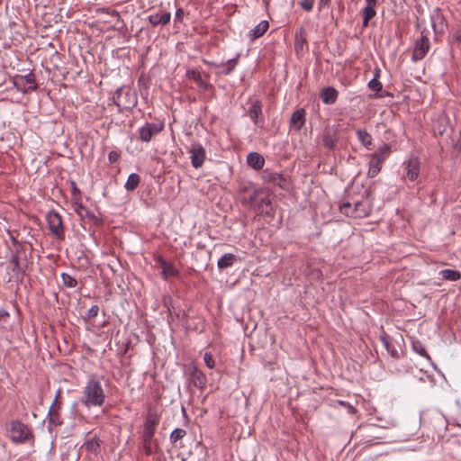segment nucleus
<instances>
[{"instance_id": "f257e3e1", "label": "nucleus", "mask_w": 461, "mask_h": 461, "mask_svg": "<svg viewBox=\"0 0 461 461\" xmlns=\"http://www.w3.org/2000/svg\"><path fill=\"white\" fill-rule=\"evenodd\" d=\"M105 402L104 390L95 375H91L83 388L81 402L86 408L100 407Z\"/></svg>"}, {"instance_id": "f03ea898", "label": "nucleus", "mask_w": 461, "mask_h": 461, "mask_svg": "<svg viewBox=\"0 0 461 461\" xmlns=\"http://www.w3.org/2000/svg\"><path fill=\"white\" fill-rule=\"evenodd\" d=\"M159 423V417L156 412L149 411L145 419L142 432V447L147 456H150L157 452L158 446L154 435L157 426Z\"/></svg>"}, {"instance_id": "7ed1b4c3", "label": "nucleus", "mask_w": 461, "mask_h": 461, "mask_svg": "<svg viewBox=\"0 0 461 461\" xmlns=\"http://www.w3.org/2000/svg\"><path fill=\"white\" fill-rule=\"evenodd\" d=\"M339 211L346 216L361 219L370 214L371 205L367 200L344 202L339 205Z\"/></svg>"}, {"instance_id": "20e7f679", "label": "nucleus", "mask_w": 461, "mask_h": 461, "mask_svg": "<svg viewBox=\"0 0 461 461\" xmlns=\"http://www.w3.org/2000/svg\"><path fill=\"white\" fill-rule=\"evenodd\" d=\"M114 104L122 110H131L138 103L137 95L128 87H120L113 96Z\"/></svg>"}, {"instance_id": "39448f33", "label": "nucleus", "mask_w": 461, "mask_h": 461, "mask_svg": "<svg viewBox=\"0 0 461 461\" xmlns=\"http://www.w3.org/2000/svg\"><path fill=\"white\" fill-rule=\"evenodd\" d=\"M391 153V145L384 144L376 149L372 155L369 161L368 176H375L381 170L382 164Z\"/></svg>"}, {"instance_id": "423d86ee", "label": "nucleus", "mask_w": 461, "mask_h": 461, "mask_svg": "<svg viewBox=\"0 0 461 461\" xmlns=\"http://www.w3.org/2000/svg\"><path fill=\"white\" fill-rule=\"evenodd\" d=\"M13 86L20 92L26 94L38 88L35 76L32 72L26 75H14L11 79Z\"/></svg>"}, {"instance_id": "0eeeda50", "label": "nucleus", "mask_w": 461, "mask_h": 461, "mask_svg": "<svg viewBox=\"0 0 461 461\" xmlns=\"http://www.w3.org/2000/svg\"><path fill=\"white\" fill-rule=\"evenodd\" d=\"M9 435L12 441L15 443H24L32 438V432L28 426L19 420L10 423Z\"/></svg>"}, {"instance_id": "6e6552de", "label": "nucleus", "mask_w": 461, "mask_h": 461, "mask_svg": "<svg viewBox=\"0 0 461 461\" xmlns=\"http://www.w3.org/2000/svg\"><path fill=\"white\" fill-rule=\"evenodd\" d=\"M50 231L58 239L64 238V229L61 216L56 211H50L46 215Z\"/></svg>"}, {"instance_id": "1a4fd4ad", "label": "nucleus", "mask_w": 461, "mask_h": 461, "mask_svg": "<svg viewBox=\"0 0 461 461\" xmlns=\"http://www.w3.org/2000/svg\"><path fill=\"white\" fill-rule=\"evenodd\" d=\"M164 129L163 122H146L138 130L139 139L142 142H149L154 136H157Z\"/></svg>"}, {"instance_id": "9d476101", "label": "nucleus", "mask_w": 461, "mask_h": 461, "mask_svg": "<svg viewBox=\"0 0 461 461\" xmlns=\"http://www.w3.org/2000/svg\"><path fill=\"white\" fill-rule=\"evenodd\" d=\"M261 178L265 183H270L273 184L281 189L288 190L289 188V182L288 180L284 177L283 175L270 171L269 169H265L261 174Z\"/></svg>"}, {"instance_id": "9b49d317", "label": "nucleus", "mask_w": 461, "mask_h": 461, "mask_svg": "<svg viewBox=\"0 0 461 461\" xmlns=\"http://www.w3.org/2000/svg\"><path fill=\"white\" fill-rule=\"evenodd\" d=\"M185 374L189 376L194 386L203 389L207 383L205 375L194 365L185 366Z\"/></svg>"}, {"instance_id": "f8f14e48", "label": "nucleus", "mask_w": 461, "mask_h": 461, "mask_svg": "<svg viewBox=\"0 0 461 461\" xmlns=\"http://www.w3.org/2000/svg\"><path fill=\"white\" fill-rule=\"evenodd\" d=\"M191 164L194 168H199L203 166L205 160V149L202 144L198 142H193L190 149Z\"/></svg>"}, {"instance_id": "ddd939ff", "label": "nucleus", "mask_w": 461, "mask_h": 461, "mask_svg": "<svg viewBox=\"0 0 461 461\" xmlns=\"http://www.w3.org/2000/svg\"><path fill=\"white\" fill-rule=\"evenodd\" d=\"M171 14L165 10H159L148 16L149 23L153 26H166L170 23Z\"/></svg>"}, {"instance_id": "4468645a", "label": "nucleus", "mask_w": 461, "mask_h": 461, "mask_svg": "<svg viewBox=\"0 0 461 461\" xmlns=\"http://www.w3.org/2000/svg\"><path fill=\"white\" fill-rule=\"evenodd\" d=\"M429 41L426 36H422L419 41H417L415 49L412 54L413 60H420L422 59L429 50Z\"/></svg>"}, {"instance_id": "2eb2a0df", "label": "nucleus", "mask_w": 461, "mask_h": 461, "mask_svg": "<svg viewBox=\"0 0 461 461\" xmlns=\"http://www.w3.org/2000/svg\"><path fill=\"white\" fill-rule=\"evenodd\" d=\"M406 177L411 181L417 179L420 174V160L417 158H411L404 163Z\"/></svg>"}, {"instance_id": "dca6fc26", "label": "nucleus", "mask_w": 461, "mask_h": 461, "mask_svg": "<svg viewBox=\"0 0 461 461\" xmlns=\"http://www.w3.org/2000/svg\"><path fill=\"white\" fill-rule=\"evenodd\" d=\"M305 110L298 109L292 113L290 119V128L295 131H300L305 124Z\"/></svg>"}, {"instance_id": "f3484780", "label": "nucleus", "mask_w": 461, "mask_h": 461, "mask_svg": "<svg viewBox=\"0 0 461 461\" xmlns=\"http://www.w3.org/2000/svg\"><path fill=\"white\" fill-rule=\"evenodd\" d=\"M376 0H366V6L362 10L363 26L366 27L371 19L376 15Z\"/></svg>"}, {"instance_id": "a211bd4d", "label": "nucleus", "mask_w": 461, "mask_h": 461, "mask_svg": "<svg viewBox=\"0 0 461 461\" xmlns=\"http://www.w3.org/2000/svg\"><path fill=\"white\" fill-rule=\"evenodd\" d=\"M269 28V23L267 20L261 21L258 25H256L253 29H251L249 33L248 37L250 41H255L261 36H263Z\"/></svg>"}, {"instance_id": "6ab92c4d", "label": "nucleus", "mask_w": 461, "mask_h": 461, "mask_svg": "<svg viewBox=\"0 0 461 461\" xmlns=\"http://www.w3.org/2000/svg\"><path fill=\"white\" fill-rule=\"evenodd\" d=\"M249 116L255 125L259 123V116L262 114V104L259 100H254L248 110Z\"/></svg>"}, {"instance_id": "aec40b11", "label": "nucleus", "mask_w": 461, "mask_h": 461, "mask_svg": "<svg viewBox=\"0 0 461 461\" xmlns=\"http://www.w3.org/2000/svg\"><path fill=\"white\" fill-rule=\"evenodd\" d=\"M247 163L255 170H260L265 165V158L258 152H250L247 157Z\"/></svg>"}, {"instance_id": "412c9836", "label": "nucleus", "mask_w": 461, "mask_h": 461, "mask_svg": "<svg viewBox=\"0 0 461 461\" xmlns=\"http://www.w3.org/2000/svg\"><path fill=\"white\" fill-rule=\"evenodd\" d=\"M240 54L238 53L233 59L227 60L226 62H222L221 64L213 63L212 66L215 68H221V73L223 75H230L235 68L238 60L240 59Z\"/></svg>"}, {"instance_id": "4be33fe9", "label": "nucleus", "mask_w": 461, "mask_h": 461, "mask_svg": "<svg viewBox=\"0 0 461 461\" xmlns=\"http://www.w3.org/2000/svg\"><path fill=\"white\" fill-rule=\"evenodd\" d=\"M338 91L331 86L325 87L321 93V98L325 104H333L338 99Z\"/></svg>"}, {"instance_id": "5701e85b", "label": "nucleus", "mask_w": 461, "mask_h": 461, "mask_svg": "<svg viewBox=\"0 0 461 461\" xmlns=\"http://www.w3.org/2000/svg\"><path fill=\"white\" fill-rule=\"evenodd\" d=\"M158 262L162 267L161 274L164 279L178 276V270L172 264L167 262L162 258L158 259Z\"/></svg>"}, {"instance_id": "b1692460", "label": "nucleus", "mask_w": 461, "mask_h": 461, "mask_svg": "<svg viewBox=\"0 0 461 461\" xmlns=\"http://www.w3.org/2000/svg\"><path fill=\"white\" fill-rule=\"evenodd\" d=\"M323 146L330 150L335 149L337 147L339 137L337 132L325 131L322 136Z\"/></svg>"}, {"instance_id": "393cba45", "label": "nucleus", "mask_w": 461, "mask_h": 461, "mask_svg": "<svg viewBox=\"0 0 461 461\" xmlns=\"http://www.w3.org/2000/svg\"><path fill=\"white\" fill-rule=\"evenodd\" d=\"M357 137L358 141L368 150L373 148V138L370 133L366 130L358 129L357 131Z\"/></svg>"}, {"instance_id": "a878e982", "label": "nucleus", "mask_w": 461, "mask_h": 461, "mask_svg": "<svg viewBox=\"0 0 461 461\" xmlns=\"http://www.w3.org/2000/svg\"><path fill=\"white\" fill-rule=\"evenodd\" d=\"M10 264L12 266V270L14 272L13 278L16 280H22L23 277V270L20 266L19 258L16 255H13L10 259Z\"/></svg>"}, {"instance_id": "bb28decb", "label": "nucleus", "mask_w": 461, "mask_h": 461, "mask_svg": "<svg viewBox=\"0 0 461 461\" xmlns=\"http://www.w3.org/2000/svg\"><path fill=\"white\" fill-rule=\"evenodd\" d=\"M237 257L232 253H226L221 258H219L217 262V267L219 269H225L227 267H231L236 261Z\"/></svg>"}, {"instance_id": "cd10ccee", "label": "nucleus", "mask_w": 461, "mask_h": 461, "mask_svg": "<svg viewBox=\"0 0 461 461\" xmlns=\"http://www.w3.org/2000/svg\"><path fill=\"white\" fill-rule=\"evenodd\" d=\"M186 77L189 79H193L200 87L207 89L209 84L203 80L201 73L196 69H188L186 71Z\"/></svg>"}, {"instance_id": "c85d7f7f", "label": "nucleus", "mask_w": 461, "mask_h": 461, "mask_svg": "<svg viewBox=\"0 0 461 461\" xmlns=\"http://www.w3.org/2000/svg\"><path fill=\"white\" fill-rule=\"evenodd\" d=\"M307 42L306 32L303 28H300L295 33L294 37V47L298 50H303Z\"/></svg>"}, {"instance_id": "c756f323", "label": "nucleus", "mask_w": 461, "mask_h": 461, "mask_svg": "<svg viewBox=\"0 0 461 461\" xmlns=\"http://www.w3.org/2000/svg\"><path fill=\"white\" fill-rule=\"evenodd\" d=\"M60 393V391L59 390L57 394H56V397H55V400H54V402L53 404L51 405V407L50 408L49 410V418H50V422L53 425H60L61 424V421H60V418H59V412H58V410L54 408V404L55 402H57L58 400V397Z\"/></svg>"}, {"instance_id": "7c9ffc66", "label": "nucleus", "mask_w": 461, "mask_h": 461, "mask_svg": "<svg viewBox=\"0 0 461 461\" xmlns=\"http://www.w3.org/2000/svg\"><path fill=\"white\" fill-rule=\"evenodd\" d=\"M140 182V177L136 173H131L124 185V187L127 191H133L137 188Z\"/></svg>"}, {"instance_id": "2f4dec72", "label": "nucleus", "mask_w": 461, "mask_h": 461, "mask_svg": "<svg viewBox=\"0 0 461 461\" xmlns=\"http://www.w3.org/2000/svg\"><path fill=\"white\" fill-rule=\"evenodd\" d=\"M382 343L384 347L386 348L387 352L393 357L399 358L400 354L399 351L395 348V347L391 343L389 338L387 336L381 337Z\"/></svg>"}, {"instance_id": "473e14b6", "label": "nucleus", "mask_w": 461, "mask_h": 461, "mask_svg": "<svg viewBox=\"0 0 461 461\" xmlns=\"http://www.w3.org/2000/svg\"><path fill=\"white\" fill-rule=\"evenodd\" d=\"M439 275L444 280L457 281L461 278L460 272L453 269H443Z\"/></svg>"}, {"instance_id": "72a5a7b5", "label": "nucleus", "mask_w": 461, "mask_h": 461, "mask_svg": "<svg viewBox=\"0 0 461 461\" xmlns=\"http://www.w3.org/2000/svg\"><path fill=\"white\" fill-rule=\"evenodd\" d=\"M61 279L63 285L68 288H74L77 285V279L74 276H70L69 274L62 273Z\"/></svg>"}, {"instance_id": "f704fd0d", "label": "nucleus", "mask_w": 461, "mask_h": 461, "mask_svg": "<svg viewBox=\"0 0 461 461\" xmlns=\"http://www.w3.org/2000/svg\"><path fill=\"white\" fill-rule=\"evenodd\" d=\"M186 432L185 429L176 428L170 434V440L172 443H176L177 440L182 439L185 436Z\"/></svg>"}, {"instance_id": "c9c22d12", "label": "nucleus", "mask_w": 461, "mask_h": 461, "mask_svg": "<svg viewBox=\"0 0 461 461\" xmlns=\"http://www.w3.org/2000/svg\"><path fill=\"white\" fill-rule=\"evenodd\" d=\"M412 348L416 353L420 354V356L425 357L429 359L430 358L429 356L427 354L425 348L420 342H412Z\"/></svg>"}, {"instance_id": "e433bc0d", "label": "nucleus", "mask_w": 461, "mask_h": 461, "mask_svg": "<svg viewBox=\"0 0 461 461\" xmlns=\"http://www.w3.org/2000/svg\"><path fill=\"white\" fill-rule=\"evenodd\" d=\"M367 86H368L371 90L375 91V93L380 92V91L382 90V88H383V85H382V83H381L378 79H376V78H372V79L368 82Z\"/></svg>"}, {"instance_id": "4c0bfd02", "label": "nucleus", "mask_w": 461, "mask_h": 461, "mask_svg": "<svg viewBox=\"0 0 461 461\" xmlns=\"http://www.w3.org/2000/svg\"><path fill=\"white\" fill-rule=\"evenodd\" d=\"M86 446V448L87 451L89 452H96L99 448V443L96 439H90V440H87L85 444Z\"/></svg>"}, {"instance_id": "58836bf2", "label": "nucleus", "mask_w": 461, "mask_h": 461, "mask_svg": "<svg viewBox=\"0 0 461 461\" xmlns=\"http://www.w3.org/2000/svg\"><path fill=\"white\" fill-rule=\"evenodd\" d=\"M203 361L206 366L210 369H212L215 366V361L213 359L212 355L210 352L204 353Z\"/></svg>"}, {"instance_id": "ea45409f", "label": "nucleus", "mask_w": 461, "mask_h": 461, "mask_svg": "<svg viewBox=\"0 0 461 461\" xmlns=\"http://www.w3.org/2000/svg\"><path fill=\"white\" fill-rule=\"evenodd\" d=\"M300 6L306 12H311L313 8L314 0H302Z\"/></svg>"}, {"instance_id": "a19ab883", "label": "nucleus", "mask_w": 461, "mask_h": 461, "mask_svg": "<svg viewBox=\"0 0 461 461\" xmlns=\"http://www.w3.org/2000/svg\"><path fill=\"white\" fill-rule=\"evenodd\" d=\"M78 207H79V209H81L82 211H84V212H85L86 216L89 220H91V221H95V222H96V221H98V219H97V217L95 215V213H94L93 212L89 211L86 207H85V206H84V205H82V204H80Z\"/></svg>"}, {"instance_id": "79ce46f5", "label": "nucleus", "mask_w": 461, "mask_h": 461, "mask_svg": "<svg viewBox=\"0 0 461 461\" xmlns=\"http://www.w3.org/2000/svg\"><path fill=\"white\" fill-rule=\"evenodd\" d=\"M99 307L97 305H93L86 312V317L88 319H94L98 315Z\"/></svg>"}, {"instance_id": "37998d69", "label": "nucleus", "mask_w": 461, "mask_h": 461, "mask_svg": "<svg viewBox=\"0 0 461 461\" xmlns=\"http://www.w3.org/2000/svg\"><path fill=\"white\" fill-rule=\"evenodd\" d=\"M185 15L183 8H177L175 14V23H181Z\"/></svg>"}, {"instance_id": "c03bdc74", "label": "nucleus", "mask_w": 461, "mask_h": 461, "mask_svg": "<svg viewBox=\"0 0 461 461\" xmlns=\"http://www.w3.org/2000/svg\"><path fill=\"white\" fill-rule=\"evenodd\" d=\"M120 155L117 151L112 150L108 154V160L111 164H113L118 161Z\"/></svg>"}, {"instance_id": "a18cd8bd", "label": "nucleus", "mask_w": 461, "mask_h": 461, "mask_svg": "<svg viewBox=\"0 0 461 461\" xmlns=\"http://www.w3.org/2000/svg\"><path fill=\"white\" fill-rule=\"evenodd\" d=\"M331 0H319L318 8L321 11V9L330 6Z\"/></svg>"}, {"instance_id": "49530a36", "label": "nucleus", "mask_w": 461, "mask_h": 461, "mask_svg": "<svg viewBox=\"0 0 461 461\" xmlns=\"http://www.w3.org/2000/svg\"><path fill=\"white\" fill-rule=\"evenodd\" d=\"M9 317V313L5 309H0V321H4Z\"/></svg>"}, {"instance_id": "de8ad7c7", "label": "nucleus", "mask_w": 461, "mask_h": 461, "mask_svg": "<svg viewBox=\"0 0 461 461\" xmlns=\"http://www.w3.org/2000/svg\"><path fill=\"white\" fill-rule=\"evenodd\" d=\"M453 40L460 46L461 45V33H455Z\"/></svg>"}, {"instance_id": "09e8293b", "label": "nucleus", "mask_w": 461, "mask_h": 461, "mask_svg": "<svg viewBox=\"0 0 461 461\" xmlns=\"http://www.w3.org/2000/svg\"><path fill=\"white\" fill-rule=\"evenodd\" d=\"M339 403L340 405H343V406H348V411H349V412H352V413H353V412H355V408H354L353 406H351L350 404H347V403H346L345 402H343V401H339Z\"/></svg>"}, {"instance_id": "8fccbe9b", "label": "nucleus", "mask_w": 461, "mask_h": 461, "mask_svg": "<svg viewBox=\"0 0 461 461\" xmlns=\"http://www.w3.org/2000/svg\"><path fill=\"white\" fill-rule=\"evenodd\" d=\"M379 76H380V70L379 69H375V76H374L373 78L378 79Z\"/></svg>"}]
</instances>
